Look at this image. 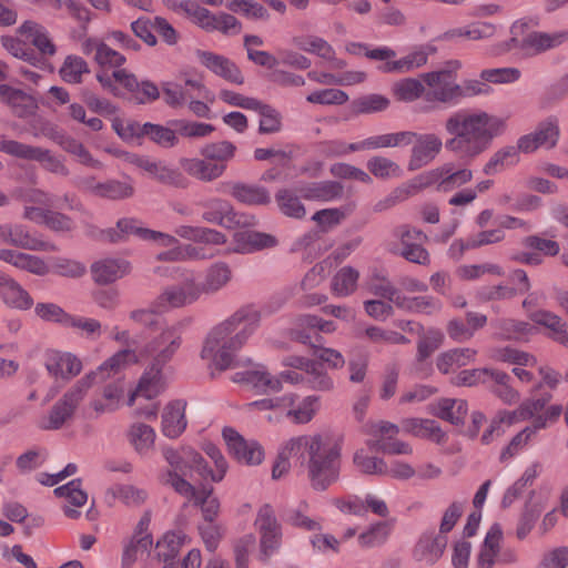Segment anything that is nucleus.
Returning <instances> with one entry per match:
<instances>
[{"mask_svg": "<svg viewBox=\"0 0 568 568\" xmlns=\"http://www.w3.org/2000/svg\"><path fill=\"white\" fill-rule=\"evenodd\" d=\"M504 119L481 110L460 109L445 121L449 138L443 142L436 133H417L410 150L408 171L419 170L430 164L445 146L456 158L471 162L493 144L495 138L504 133Z\"/></svg>", "mask_w": 568, "mask_h": 568, "instance_id": "f257e3e1", "label": "nucleus"}, {"mask_svg": "<svg viewBox=\"0 0 568 568\" xmlns=\"http://www.w3.org/2000/svg\"><path fill=\"white\" fill-rule=\"evenodd\" d=\"M260 321L261 314L253 306L237 310L207 333L201 358L210 361V366L221 372L240 366L236 354L257 328Z\"/></svg>", "mask_w": 568, "mask_h": 568, "instance_id": "f03ea898", "label": "nucleus"}, {"mask_svg": "<svg viewBox=\"0 0 568 568\" xmlns=\"http://www.w3.org/2000/svg\"><path fill=\"white\" fill-rule=\"evenodd\" d=\"M136 361L131 349H122L104 361L97 369L87 373L77 381L50 408L47 415L40 417L37 427L41 430H58L70 422L77 408L85 398L89 389L97 384L115 378L129 364Z\"/></svg>", "mask_w": 568, "mask_h": 568, "instance_id": "7ed1b4c3", "label": "nucleus"}, {"mask_svg": "<svg viewBox=\"0 0 568 568\" xmlns=\"http://www.w3.org/2000/svg\"><path fill=\"white\" fill-rule=\"evenodd\" d=\"M293 445H301V457L306 460L307 477L314 490L325 491L338 481L342 446L337 440L322 434L302 435Z\"/></svg>", "mask_w": 568, "mask_h": 568, "instance_id": "20e7f679", "label": "nucleus"}, {"mask_svg": "<svg viewBox=\"0 0 568 568\" xmlns=\"http://www.w3.org/2000/svg\"><path fill=\"white\" fill-rule=\"evenodd\" d=\"M473 178L474 173L469 168L455 162H445L396 187L393 197L404 201L428 187H434L439 193H450L468 184Z\"/></svg>", "mask_w": 568, "mask_h": 568, "instance_id": "39448f33", "label": "nucleus"}, {"mask_svg": "<svg viewBox=\"0 0 568 568\" xmlns=\"http://www.w3.org/2000/svg\"><path fill=\"white\" fill-rule=\"evenodd\" d=\"M254 527L260 537L258 560L267 564L280 551L283 538L282 526L270 504L260 507Z\"/></svg>", "mask_w": 568, "mask_h": 568, "instance_id": "423d86ee", "label": "nucleus"}, {"mask_svg": "<svg viewBox=\"0 0 568 568\" xmlns=\"http://www.w3.org/2000/svg\"><path fill=\"white\" fill-rule=\"evenodd\" d=\"M427 85L424 100L427 103H443L455 105L460 102V89L456 75L450 70H438L422 74Z\"/></svg>", "mask_w": 568, "mask_h": 568, "instance_id": "0eeeda50", "label": "nucleus"}, {"mask_svg": "<svg viewBox=\"0 0 568 568\" xmlns=\"http://www.w3.org/2000/svg\"><path fill=\"white\" fill-rule=\"evenodd\" d=\"M203 295L200 282L194 276L185 277L182 282L166 286L158 295L153 305L160 311L181 308L197 302Z\"/></svg>", "mask_w": 568, "mask_h": 568, "instance_id": "6e6552de", "label": "nucleus"}, {"mask_svg": "<svg viewBox=\"0 0 568 568\" xmlns=\"http://www.w3.org/2000/svg\"><path fill=\"white\" fill-rule=\"evenodd\" d=\"M203 295L200 282L194 276L185 277L182 282L166 286L158 295L153 305L160 311L181 308L197 302Z\"/></svg>", "mask_w": 568, "mask_h": 568, "instance_id": "1a4fd4ad", "label": "nucleus"}, {"mask_svg": "<svg viewBox=\"0 0 568 568\" xmlns=\"http://www.w3.org/2000/svg\"><path fill=\"white\" fill-rule=\"evenodd\" d=\"M184 322L165 327L145 346V353L152 358L151 365L163 369L182 345Z\"/></svg>", "mask_w": 568, "mask_h": 568, "instance_id": "9d476101", "label": "nucleus"}, {"mask_svg": "<svg viewBox=\"0 0 568 568\" xmlns=\"http://www.w3.org/2000/svg\"><path fill=\"white\" fill-rule=\"evenodd\" d=\"M112 126L123 139H128L133 135L148 136L152 142L164 149H171L179 144V133L171 125L164 126L151 122H145L143 124L131 122L125 129H123L120 121H113Z\"/></svg>", "mask_w": 568, "mask_h": 568, "instance_id": "9b49d317", "label": "nucleus"}, {"mask_svg": "<svg viewBox=\"0 0 568 568\" xmlns=\"http://www.w3.org/2000/svg\"><path fill=\"white\" fill-rule=\"evenodd\" d=\"M0 240L6 244L28 251H57V246L51 242L44 241L39 232L31 231L28 226L20 223L1 224Z\"/></svg>", "mask_w": 568, "mask_h": 568, "instance_id": "f8f14e48", "label": "nucleus"}, {"mask_svg": "<svg viewBox=\"0 0 568 568\" xmlns=\"http://www.w3.org/2000/svg\"><path fill=\"white\" fill-rule=\"evenodd\" d=\"M526 27V22L516 21L511 28L510 32L513 38L510 39V44L513 47H518L526 54L532 55L538 54L548 49H552L559 44H561L568 37L567 33H545V32H530L523 38L521 41L518 40V36L523 32Z\"/></svg>", "mask_w": 568, "mask_h": 568, "instance_id": "ddd939ff", "label": "nucleus"}, {"mask_svg": "<svg viewBox=\"0 0 568 568\" xmlns=\"http://www.w3.org/2000/svg\"><path fill=\"white\" fill-rule=\"evenodd\" d=\"M229 453L240 463L254 466L264 459V449L256 440H246L232 427H225L222 432Z\"/></svg>", "mask_w": 568, "mask_h": 568, "instance_id": "4468645a", "label": "nucleus"}, {"mask_svg": "<svg viewBox=\"0 0 568 568\" xmlns=\"http://www.w3.org/2000/svg\"><path fill=\"white\" fill-rule=\"evenodd\" d=\"M200 62L215 75L234 84H243L244 77L240 68L229 58L212 51L196 50Z\"/></svg>", "mask_w": 568, "mask_h": 568, "instance_id": "2eb2a0df", "label": "nucleus"}, {"mask_svg": "<svg viewBox=\"0 0 568 568\" xmlns=\"http://www.w3.org/2000/svg\"><path fill=\"white\" fill-rule=\"evenodd\" d=\"M186 453L187 456L191 457V462L193 463L194 466V471H196L200 477H202L203 479L210 478L212 481L216 483L221 481L224 478L227 470V463L216 446L210 444L205 447V453L215 465V471H213L209 467L207 463L204 460L201 454H199L194 449H189Z\"/></svg>", "mask_w": 568, "mask_h": 568, "instance_id": "dca6fc26", "label": "nucleus"}, {"mask_svg": "<svg viewBox=\"0 0 568 568\" xmlns=\"http://www.w3.org/2000/svg\"><path fill=\"white\" fill-rule=\"evenodd\" d=\"M44 366L51 376L65 381L75 377L82 371V362L75 355L57 351L47 353Z\"/></svg>", "mask_w": 568, "mask_h": 568, "instance_id": "f3484780", "label": "nucleus"}, {"mask_svg": "<svg viewBox=\"0 0 568 568\" xmlns=\"http://www.w3.org/2000/svg\"><path fill=\"white\" fill-rule=\"evenodd\" d=\"M447 546V537L435 534L434 530L424 532L415 545L413 556L415 560L426 565L436 564L443 556Z\"/></svg>", "mask_w": 568, "mask_h": 568, "instance_id": "a211bd4d", "label": "nucleus"}, {"mask_svg": "<svg viewBox=\"0 0 568 568\" xmlns=\"http://www.w3.org/2000/svg\"><path fill=\"white\" fill-rule=\"evenodd\" d=\"M0 300L11 308L26 311L33 305L30 294L10 275L0 272Z\"/></svg>", "mask_w": 568, "mask_h": 568, "instance_id": "6ab92c4d", "label": "nucleus"}, {"mask_svg": "<svg viewBox=\"0 0 568 568\" xmlns=\"http://www.w3.org/2000/svg\"><path fill=\"white\" fill-rule=\"evenodd\" d=\"M179 163L186 174L202 182H212L226 170L225 164L213 163L205 158H181Z\"/></svg>", "mask_w": 568, "mask_h": 568, "instance_id": "aec40b11", "label": "nucleus"}, {"mask_svg": "<svg viewBox=\"0 0 568 568\" xmlns=\"http://www.w3.org/2000/svg\"><path fill=\"white\" fill-rule=\"evenodd\" d=\"M306 329H316L323 333H333L336 325L332 321H325L316 315L303 314L295 318L291 335L294 339L315 347L312 336Z\"/></svg>", "mask_w": 568, "mask_h": 568, "instance_id": "412c9836", "label": "nucleus"}, {"mask_svg": "<svg viewBox=\"0 0 568 568\" xmlns=\"http://www.w3.org/2000/svg\"><path fill=\"white\" fill-rule=\"evenodd\" d=\"M232 381L234 383L247 384L262 394L281 390V379L272 376L263 366L256 369L237 372Z\"/></svg>", "mask_w": 568, "mask_h": 568, "instance_id": "4be33fe9", "label": "nucleus"}, {"mask_svg": "<svg viewBox=\"0 0 568 568\" xmlns=\"http://www.w3.org/2000/svg\"><path fill=\"white\" fill-rule=\"evenodd\" d=\"M131 271V265L123 258H103L91 265V273L94 282L110 284L122 278Z\"/></svg>", "mask_w": 568, "mask_h": 568, "instance_id": "5701e85b", "label": "nucleus"}, {"mask_svg": "<svg viewBox=\"0 0 568 568\" xmlns=\"http://www.w3.org/2000/svg\"><path fill=\"white\" fill-rule=\"evenodd\" d=\"M186 403L181 399L170 402L162 413V433L169 438H178L186 428Z\"/></svg>", "mask_w": 568, "mask_h": 568, "instance_id": "b1692460", "label": "nucleus"}, {"mask_svg": "<svg viewBox=\"0 0 568 568\" xmlns=\"http://www.w3.org/2000/svg\"><path fill=\"white\" fill-rule=\"evenodd\" d=\"M0 260L38 276L49 273V266L43 258L16 250L0 248Z\"/></svg>", "mask_w": 568, "mask_h": 568, "instance_id": "393cba45", "label": "nucleus"}, {"mask_svg": "<svg viewBox=\"0 0 568 568\" xmlns=\"http://www.w3.org/2000/svg\"><path fill=\"white\" fill-rule=\"evenodd\" d=\"M235 246L233 252L248 254L264 248H271L277 245V239L271 234L243 231L234 234Z\"/></svg>", "mask_w": 568, "mask_h": 568, "instance_id": "a878e982", "label": "nucleus"}, {"mask_svg": "<svg viewBox=\"0 0 568 568\" xmlns=\"http://www.w3.org/2000/svg\"><path fill=\"white\" fill-rule=\"evenodd\" d=\"M233 272L226 262H214L206 267L203 282L200 283L203 294L214 295L229 285Z\"/></svg>", "mask_w": 568, "mask_h": 568, "instance_id": "bb28decb", "label": "nucleus"}, {"mask_svg": "<svg viewBox=\"0 0 568 568\" xmlns=\"http://www.w3.org/2000/svg\"><path fill=\"white\" fill-rule=\"evenodd\" d=\"M19 33L31 39L32 45L39 51L40 57H53L57 47L53 43L49 31L41 24L27 20L18 29Z\"/></svg>", "mask_w": 568, "mask_h": 568, "instance_id": "cd10ccee", "label": "nucleus"}, {"mask_svg": "<svg viewBox=\"0 0 568 568\" xmlns=\"http://www.w3.org/2000/svg\"><path fill=\"white\" fill-rule=\"evenodd\" d=\"M503 538V530L499 524L495 523L488 529L485 539L479 548L476 558V568H494L498 562L499 544Z\"/></svg>", "mask_w": 568, "mask_h": 568, "instance_id": "c85d7f7f", "label": "nucleus"}, {"mask_svg": "<svg viewBox=\"0 0 568 568\" xmlns=\"http://www.w3.org/2000/svg\"><path fill=\"white\" fill-rule=\"evenodd\" d=\"M0 99L19 118L28 116L37 108V102L30 94L8 84H0Z\"/></svg>", "mask_w": 568, "mask_h": 568, "instance_id": "c756f323", "label": "nucleus"}, {"mask_svg": "<svg viewBox=\"0 0 568 568\" xmlns=\"http://www.w3.org/2000/svg\"><path fill=\"white\" fill-rule=\"evenodd\" d=\"M490 326L499 338L507 341H524L536 332L530 323L513 318L493 320Z\"/></svg>", "mask_w": 568, "mask_h": 568, "instance_id": "7c9ffc66", "label": "nucleus"}, {"mask_svg": "<svg viewBox=\"0 0 568 568\" xmlns=\"http://www.w3.org/2000/svg\"><path fill=\"white\" fill-rule=\"evenodd\" d=\"M185 535L178 531H169L156 542V555L162 568H178L176 559L184 544Z\"/></svg>", "mask_w": 568, "mask_h": 568, "instance_id": "2f4dec72", "label": "nucleus"}, {"mask_svg": "<svg viewBox=\"0 0 568 568\" xmlns=\"http://www.w3.org/2000/svg\"><path fill=\"white\" fill-rule=\"evenodd\" d=\"M402 429L416 437L427 438L437 444L443 443L445 433L437 422L427 418H406L402 420Z\"/></svg>", "mask_w": 568, "mask_h": 568, "instance_id": "473e14b6", "label": "nucleus"}, {"mask_svg": "<svg viewBox=\"0 0 568 568\" xmlns=\"http://www.w3.org/2000/svg\"><path fill=\"white\" fill-rule=\"evenodd\" d=\"M366 287L371 294L378 298L389 301L397 308L399 307V302H402L404 294L385 274L374 272L367 280Z\"/></svg>", "mask_w": 568, "mask_h": 568, "instance_id": "72a5a7b5", "label": "nucleus"}, {"mask_svg": "<svg viewBox=\"0 0 568 568\" xmlns=\"http://www.w3.org/2000/svg\"><path fill=\"white\" fill-rule=\"evenodd\" d=\"M124 394L123 383L120 378L106 384L103 387L102 397L93 398L90 402V407L97 414L112 413L120 407L121 399Z\"/></svg>", "mask_w": 568, "mask_h": 568, "instance_id": "f704fd0d", "label": "nucleus"}, {"mask_svg": "<svg viewBox=\"0 0 568 568\" xmlns=\"http://www.w3.org/2000/svg\"><path fill=\"white\" fill-rule=\"evenodd\" d=\"M477 352L473 348H454L442 353L436 359V366L443 374H448L457 368L473 363Z\"/></svg>", "mask_w": 568, "mask_h": 568, "instance_id": "c9c22d12", "label": "nucleus"}, {"mask_svg": "<svg viewBox=\"0 0 568 568\" xmlns=\"http://www.w3.org/2000/svg\"><path fill=\"white\" fill-rule=\"evenodd\" d=\"M531 320L550 329V338L568 349L567 323L561 317L548 311H538L531 315Z\"/></svg>", "mask_w": 568, "mask_h": 568, "instance_id": "e433bc0d", "label": "nucleus"}, {"mask_svg": "<svg viewBox=\"0 0 568 568\" xmlns=\"http://www.w3.org/2000/svg\"><path fill=\"white\" fill-rule=\"evenodd\" d=\"M231 195L247 205H266L271 202L270 193L264 186L242 182L232 184Z\"/></svg>", "mask_w": 568, "mask_h": 568, "instance_id": "4c0bfd02", "label": "nucleus"}, {"mask_svg": "<svg viewBox=\"0 0 568 568\" xmlns=\"http://www.w3.org/2000/svg\"><path fill=\"white\" fill-rule=\"evenodd\" d=\"M2 47L14 58L28 62L30 65L42 69L45 60L26 42L11 36L1 37Z\"/></svg>", "mask_w": 568, "mask_h": 568, "instance_id": "58836bf2", "label": "nucleus"}, {"mask_svg": "<svg viewBox=\"0 0 568 568\" xmlns=\"http://www.w3.org/2000/svg\"><path fill=\"white\" fill-rule=\"evenodd\" d=\"M174 232L178 236L195 243L221 245L226 242L222 232L209 227L180 225Z\"/></svg>", "mask_w": 568, "mask_h": 568, "instance_id": "ea45409f", "label": "nucleus"}, {"mask_svg": "<svg viewBox=\"0 0 568 568\" xmlns=\"http://www.w3.org/2000/svg\"><path fill=\"white\" fill-rule=\"evenodd\" d=\"M151 229L143 227L141 222L135 219L123 217L116 222L115 229H109L103 232V237L109 242L116 243L123 241L129 235H135L141 240H148L145 232Z\"/></svg>", "mask_w": 568, "mask_h": 568, "instance_id": "a19ab883", "label": "nucleus"}, {"mask_svg": "<svg viewBox=\"0 0 568 568\" xmlns=\"http://www.w3.org/2000/svg\"><path fill=\"white\" fill-rule=\"evenodd\" d=\"M343 193V185L336 181L315 182L302 189V194L305 199L323 202L341 199Z\"/></svg>", "mask_w": 568, "mask_h": 568, "instance_id": "79ce46f5", "label": "nucleus"}, {"mask_svg": "<svg viewBox=\"0 0 568 568\" xmlns=\"http://www.w3.org/2000/svg\"><path fill=\"white\" fill-rule=\"evenodd\" d=\"M165 388L162 369L153 365H149L138 384V393L145 399H153L159 396Z\"/></svg>", "mask_w": 568, "mask_h": 568, "instance_id": "37998d69", "label": "nucleus"}, {"mask_svg": "<svg viewBox=\"0 0 568 568\" xmlns=\"http://www.w3.org/2000/svg\"><path fill=\"white\" fill-rule=\"evenodd\" d=\"M519 155L516 146L507 145L497 150L483 166V173L486 175H495L505 169L517 164Z\"/></svg>", "mask_w": 568, "mask_h": 568, "instance_id": "c03bdc74", "label": "nucleus"}, {"mask_svg": "<svg viewBox=\"0 0 568 568\" xmlns=\"http://www.w3.org/2000/svg\"><path fill=\"white\" fill-rule=\"evenodd\" d=\"M468 412L465 399L442 398L437 403L435 414L453 425H462Z\"/></svg>", "mask_w": 568, "mask_h": 568, "instance_id": "a18cd8bd", "label": "nucleus"}, {"mask_svg": "<svg viewBox=\"0 0 568 568\" xmlns=\"http://www.w3.org/2000/svg\"><path fill=\"white\" fill-rule=\"evenodd\" d=\"M427 59V52L419 49L394 62L383 63L377 69L384 73H404L425 65Z\"/></svg>", "mask_w": 568, "mask_h": 568, "instance_id": "49530a36", "label": "nucleus"}, {"mask_svg": "<svg viewBox=\"0 0 568 568\" xmlns=\"http://www.w3.org/2000/svg\"><path fill=\"white\" fill-rule=\"evenodd\" d=\"M204 209L202 219L209 223L225 225L226 221H231L230 215L233 213L231 204L222 199H209L200 203Z\"/></svg>", "mask_w": 568, "mask_h": 568, "instance_id": "de8ad7c7", "label": "nucleus"}, {"mask_svg": "<svg viewBox=\"0 0 568 568\" xmlns=\"http://www.w3.org/2000/svg\"><path fill=\"white\" fill-rule=\"evenodd\" d=\"M88 73H90L88 62L75 54L67 55L59 70L61 79L70 84L81 83L82 77Z\"/></svg>", "mask_w": 568, "mask_h": 568, "instance_id": "09e8293b", "label": "nucleus"}, {"mask_svg": "<svg viewBox=\"0 0 568 568\" xmlns=\"http://www.w3.org/2000/svg\"><path fill=\"white\" fill-rule=\"evenodd\" d=\"M123 550L121 556V568H131L139 558H141L144 554H149L153 539L140 538H126L122 542Z\"/></svg>", "mask_w": 568, "mask_h": 568, "instance_id": "8fccbe9b", "label": "nucleus"}, {"mask_svg": "<svg viewBox=\"0 0 568 568\" xmlns=\"http://www.w3.org/2000/svg\"><path fill=\"white\" fill-rule=\"evenodd\" d=\"M359 277L358 271L352 266L342 267L332 280V291L338 297H345L355 292Z\"/></svg>", "mask_w": 568, "mask_h": 568, "instance_id": "3c124183", "label": "nucleus"}, {"mask_svg": "<svg viewBox=\"0 0 568 568\" xmlns=\"http://www.w3.org/2000/svg\"><path fill=\"white\" fill-rule=\"evenodd\" d=\"M280 211L288 217L301 220L306 211L300 197L288 189H280L275 194Z\"/></svg>", "mask_w": 568, "mask_h": 568, "instance_id": "603ef678", "label": "nucleus"}, {"mask_svg": "<svg viewBox=\"0 0 568 568\" xmlns=\"http://www.w3.org/2000/svg\"><path fill=\"white\" fill-rule=\"evenodd\" d=\"M236 153V145L230 141H217L205 144L201 148L200 154L213 163L225 164L231 161Z\"/></svg>", "mask_w": 568, "mask_h": 568, "instance_id": "864d4df0", "label": "nucleus"}, {"mask_svg": "<svg viewBox=\"0 0 568 568\" xmlns=\"http://www.w3.org/2000/svg\"><path fill=\"white\" fill-rule=\"evenodd\" d=\"M399 310L413 313H423L430 315L442 310V303L438 298L430 295L408 297L403 296L399 302Z\"/></svg>", "mask_w": 568, "mask_h": 568, "instance_id": "5fc2aeb1", "label": "nucleus"}, {"mask_svg": "<svg viewBox=\"0 0 568 568\" xmlns=\"http://www.w3.org/2000/svg\"><path fill=\"white\" fill-rule=\"evenodd\" d=\"M172 9L178 11H182L186 14L187 18L192 20L196 26L207 31L210 28V23L212 20V12L206 8L201 7L197 2L193 0H184L180 2H173Z\"/></svg>", "mask_w": 568, "mask_h": 568, "instance_id": "6e6d98bb", "label": "nucleus"}, {"mask_svg": "<svg viewBox=\"0 0 568 568\" xmlns=\"http://www.w3.org/2000/svg\"><path fill=\"white\" fill-rule=\"evenodd\" d=\"M304 385L313 390L329 392L334 388V381L324 369L323 364L314 362L305 372Z\"/></svg>", "mask_w": 568, "mask_h": 568, "instance_id": "4d7b16f0", "label": "nucleus"}, {"mask_svg": "<svg viewBox=\"0 0 568 568\" xmlns=\"http://www.w3.org/2000/svg\"><path fill=\"white\" fill-rule=\"evenodd\" d=\"M387 250L393 254H398L406 261L419 265H428L430 257L428 251L423 246V242L407 245V247H399L398 243L388 242Z\"/></svg>", "mask_w": 568, "mask_h": 568, "instance_id": "13d9d810", "label": "nucleus"}, {"mask_svg": "<svg viewBox=\"0 0 568 568\" xmlns=\"http://www.w3.org/2000/svg\"><path fill=\"white\" fill-rule=\"evenodd\" d=\"M129 437L135 450L140 454H144L153 447L155 432L146 424L135 423L130 427Z\"/></svg>", "mask_w": 568, "mask_h": 568, "instance_id": "bf43d9fd", "label": "nucleus"}, {"mask_svg": "<svg viewBox=\"0 0 568 568\" xmlns=\"http://www.w3.org/2000/svg\"><path fill=\"white\" fill-rule=\"evenodd\" d=\"M534 133L540 146L552 149L560 135L558 118L555 115L546 118L538 124Z\"/></svg>", "mask_w": 568, "mask_h": 568, "instance_id": "052dcab7", "label": "nucleus"}, {"mask_svg": "<svg viewBox=\"0 0 568 568\" xmlns=\"http://www.w3.org/2000/svg\"><path fill=\"white\" fill-rule=\"evenodd\" d=\"M60 145L65 152L74 155L81 164L97 170H101L103 168V164L99 160L94 159L90 151L80 141L67 136L61 140Z\"/></svg>", "mask_w": 568, "mask_h": 568, "instance_id": "680f3d73", "label": "nucleus"}, {"mask_svg": "<svg viewBox=\"0 0 568 568\" xmlns=\"http://www.w3.org/2000/svg\"><path fill=\"white\" fill-rule=\"evenodd\" d=\"M169 124L173 126L181 136L190 139L205 138L215 131V128L210 123L187 121L183 119L172 120Z\"/></svg>", "mask_w": 568, "mask_h": 568, "instance_id": "e2e57ef3", "label": "nucleus"}, {"mask_svg": "<svg viewBox=\"0 0 568 568\" xmlns=\"http://www.w3.org/2000/svg\"><path fill=\"white\" fill-rule=\"evenodd\" d=\"M425 87L422 81L414 78H406L396 82L393 87V92L398 101L413 102L423 97Z\"/></svg>", "mask_w": 568, "mask_h": 568, "instance_id": "0e129e2a", "label": "nucleus"}, {"mask_svg": "<svg viewBox=\"0 0 568 568\" xmlns=\"http://www.w3.org/2000/svg\"><path fill=\"white\" fill-rule=\"evenodd\" d=\"M368 171L377 179L399 178L403 173L400 166L385 156H373L367 161Z\"/></svg>", "mask_w": 568, "mask_h": 568, "instance_id": "69168bd1", "label": "nucleus"}, {"mask_svg": "<svg viewBox=\"0 0 568 568\" xmlns=\"http://www.w3.org/2000/svg\"><path fill=\"white\" fill-rule=\"evenodd\" d=\"M493 358L498 362L508 363L517 366H535L537 359L534 355L516 349L510 346L494 351Z\"/></svg>", "mask_w": 568, "mask_h": 568, "instance_id": "338daca9", "label": "nucleus"}, {"mask_svg": "<svg viewBox=\"0 0 568 568\" xmlns=\"http://www.w3.org/2000/svg\"><path fill=\"white\" fill-rule=\"evenodd\" d=\"M53 493L59 498H65L74 507H81L88 500V494L82 489V480L80 478L72 479L68 484L57 487Z\"/></svg>", "mask_w": 568, "mask_h": 568, "instance_id": "774afa93", "label": "nucleus"}]
</instances>
